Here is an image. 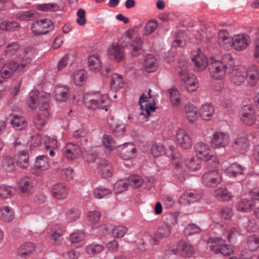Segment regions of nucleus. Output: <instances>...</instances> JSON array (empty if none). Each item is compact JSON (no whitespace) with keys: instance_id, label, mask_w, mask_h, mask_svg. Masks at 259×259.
I'll return each mask as SVG.
<instances>
[{"instance_id":"f257e3e1","label":"nucleus","mask_w":259,"mask_h":259,"mask_svg":"<svg viewBox=\"0 0 259 259\" xmlns=\"http://www.w3.org/2000/svg\"><path fill=\"white\" fill-rule=\"evenodd\" d=\"M50 95L37 90H33L29 95L28 104L31 109H35L37 107L38 113L33 119V123L38 130H41L48 122L49 116L48 111V102Z\"/></svg>"},{"instance_id":"f03ea898","label":"nucleus","mask_w":259,"mask_h":259,"mask_svg":"<svg viewBox=\"0 0 259 259\" xmlns=\"http://www.w3.org/2000/svg\"><path fill=\"white\" fill-rule=\"evenodd\" d=\"M210 76L217 80H221L226 74H230L234 70L235 61L230 53L224 54L221 60H213L208 64Z\"/></svg>"},{"instance_id":"7ed1b4c3","label":"nucleus","mask_w":259,"mask_h":259,"mask_svg":"<svg viewBox=\"0 0 259 259\" xmlns=\"http://www.w3.org/2000/svg\"><path fill=\"white\" fill-rule=\"evenodd\" d=\"M22 61L18 63L15 61H11L6 63L1 68L0 73L2 77L8 79L13 76L14 74L21 71L29 64L34 57V51L30 48H25L21 50Z\"/></svg>"},{"instance_id":"20e7f679","label":"nucleus","mask_w":259,"mask_h":259,"mask_svg":"<svg viewBox=\"0 0 259 259\" xmlns=\"http://www.w3.org/2000/svg\"><path fill=\"white\" fill-rule=\"evenodd\" d=\"M80 95L77 104H81L84 102L86 107L89 109H101L107 111V107L110 105V100L107 94H102L99 92L91 93L83 97L82 93H80Z\"/></svg>"},{"instance_id":"39448f33","label":"nucleus","mask_w":259,"mask_h":259,"mask_svg":"<svg viewBox=\"0 0 259 259\" xmlns=\"http://www.w3.org/2000/svg\"><path fill=\"white\" fill-rule=\"evenodd\" d=\"M73 138L77 144L68 143L65 146L64 152L65 157L71 160L78 158L82 155V152L79 145H83L88 141L85 131L82 129L76 131L73 134Z\"/></svg>"},{"instance_id":"423d86ee","label":"nucleus","mask_w":259,"mask_h":259,"mask_svg":"<svg viewBox=\"0 0 259 259\" xmlns=\"http://www.w3.org/2000/svg\"><path fill=\"white\" fill-rule=\"evenodd\" d=\"M123 41L125 47H129L133 56H136L142 52L143 41L141 37L136 34L133 30L127 31L126 35L123 37Z\"/></svg>"},{"instance_id":"0eeeda50","label":"nucleus","mask_w":259,"mask_h":259,"mask_svg":"<svg viewBox=\"0 0 259 259\" xmlns=\"http://www.w3.org/2000/svg\"><path fill=\"white\" fill-rule=\"evenodd\" d=\"M195 150L198 159L207 161L213 168L218 167L219 161L214 155L210 153L209 145L202 142H198L195 145Z\"/></svg>"},{"instance_id":"6e6552de","label":"nucleus","mask_w":259,"mask_h":259,"mask_svg":"<svg viewBox=\"0 0 259 259\" xmlns=\"http://www.w3.org/2000/svg\"><path fill=\"white\" fill-rule=\"evenodd\" d=\"M209 242L212 243L210 248L216 253L220 252L224 255L229 256L234 251L232 246L224 244V240L220 237L211 238Z\"/></svg>"},{"instance_id":"1a4fd4ad","label":"nucleus","mask_w":259,"mask_h":259,"mask_svg":"<svg viewBox=\"0 0 259 259\" xmlns=\"http://www.w3.org/2000/svg\"><path fill=\"white\" fill-rule=\"evenodd\" d=\"M32 32L36 35H41L49 32L54 29L52 21L49 19H42L35 21L31 26Z\"/></svg>"},{"instance_id":"9d476101","label":"nucleus","mask_w":259,"mask_h":259,"mask_svg":"<svg viewBox=\"0 0 259 259\" xmlns=\"http://www.w3.org/2000/svg\"><path fill=\"white\" fill-rule=\"evenodd\" d=\"M239 116L241 121L247 125H252L255 123L256 114L255 109L251 105L243 106L240 110Z\"/></svg>"},{"instance_id":"9b49d317","label":"nucleus","mask_w":259,"mask_h":259,"mask_svg":"<svg viewBox=\"0 0 259 259\" xmlns=\"http://www.w3.org/2000/svg\"><path fill=\"white\" fill-rule=\"evenodd\" d=\"M79 97L71 94V90L67 85H58L55 89V99L58 102H67L71 100H76L78 102Z\"/></svg>"},{"instance_id":"f8f14e48","label":"nucleus","mask_w":259,"mask_h":259,"mask_svg":"<svg viewBox=\"0 0 259 259\" xmlns=\"http://www.w3.org/2000/svg\"><path fill=\"white\" fill-rule=\"evenodd\" d=\"M171 251L172 253H170V251L169 250L166 251V254H179L184 257H191L194 253L193 247L190 244L184 241L179 242L178 244L177 249H174Z\"/></svg>"},{"instance_id":"ddd939ff","label":"nucleus","mask_w":259,"mask_h":259,"mask_svg":"<svg viewBox=\"0 0 259 259\" xmlns=\"http://www.w3.org/2000/svg\"><path fill=\"white\" fill-rule=\"evenodd\" d=\"M50 166L48 158L45 155L37 156L35 162L30 169V171L33 175L39 176L42 175L44 171L48 169Z\"/></svg>"},{"instance_id":"4468645a","label":"nucleus","mask_w":259,"mask_h":259,"mask_svg":"<svg viewBox=\"0 0 259 259\" xmlns=\"http://www.w3.org/2000/svg\"><path fill=\"white\" fill-rule=\"evenodd\" d=\"M203 184L209 187H213L219 184L222 181L221 174L215 170L209 171L202 176Z\"/></svg>"},{"instance_id":"2eb2a0df","label":"nucleus","mask_w":259,"mask_h":259,"mask_svg":"<svg viewBox=\"0 0 259 259\" xmlns=\"http://www.w3.org/2000/svg\"><path fill=\"white\" fill-rule=\"evenodd\" d=\"M230 141V135L228 132H217L212 136L211 146L214 148H224Z\"/></svg>"},{"instance_id":"dca6fc26","label":"nucleus","mask_w":259,"mask_h":259,"mask_svg":"<svg viewBox=\"0 0 259 259\" xmlns=\"http://www.w3.org/2000/svg\"><path fill=\"white\" fill-rule=\"evenodd\" d=\"M250 37L244 34L235 35L232 40V46L236 51H242L249 45Z\"/></svg>"},{"instance_id":"f3484780","label":"nucleus","mask_w":259,"mask_h":259,"mask_svg":"<svg viewBox=\"0 0 259 259\" xmlns=\"http://www.w3.org/2000/svg\"><path fill=\"white\" fill-rule=\"evenodd\" d=\"M176 139L178 143L184 149H189L192 146L191 138L183 129L177 131Z\"/></svg>"},{"instance_id":"a211bd4d","label":"nucleus","mask_w":259,"mask_h":259,"mask_svg":"<svg viewBox=\"0 0 259 259\" xmlns=\"http://www.w3.org/2000/svg\"><path fill=\"white\" fill-rule=\"evenodd\" d=\"M120 145V147H122L120 151V155L122 159L129 160L136 156L137 149L135 145L130 143H125Z\"/></svg>"},{"instance_id":"6ab92c4d","label":"nucleus","mask_w":259,"mask_h":259,"mask_svg":"<svg viewBox=\"0 0 259 259\" xmlns=\"http://www.w3.org/2000/svg\"><path fill=\"white\" fill-rule=\"evenodd\" d=\"M175 73L179 76L182 81L186 82L187 78H189L188 71V63L184 59L178 61L175 67Z\"/></svg>"},{"instance_id":"aec40b11","label":"nucleus","mask_w":259,"mask_h":259,"mask_svg":"<svg viewBox=\"0 0 259 259\" xmlns=\"http://www.w3.org/2000/svg\"><path fill=\"white\" fill-rule=\"evenodd\" d=\"M245 73L246 78L251 86H254L259 80V70L258 67L252 64L248 66Z\"/></svg>"},{"instance_id":"412c9836","label":"nucleus","mask_w":259,"mask_h":259,"mask_svg":"<svg viewBox=\"0 0 259 259\" xmlns=\"http://www.w3.org/2000/svg\"><path fill=\"white\" fill-rule=\"evenodd\" d=\"M249 142L245 137L236 139L233 144L232 148L237 153H245L249 149Z\"/></svg>"},{"instance_id":"4be33fe9","label":"nucleus","mask_w":259,"mask_h":259,"mask_svg":"<svg viewBox=\"0 0 259 259\" xmlns=\"http://www.w3.org/2000/svg\"><path fill=\"white\" fill-rule=\"evenodd\" d=\"M214 106L210 103L203 104L199 109V115L202 120L209 121L214 115Z\"/></svg>"},{"instance_id":"5701e85b","label":"nucleus","mask_w":259,"mask_h":259,"mask_svg":"<svg viewBox=\"0 0 259 259\" xmlns=\"http://www.w3.org/2000/svg\"><path fill=\"white\" fill-rule=\"evenodd\" d=\"M52 194L53 197L57 199H64L68 194V189L63 184H56L52 187Z\"/></svg>"},{"instance_id":"b1692460","label":"nucleus","mask_w":259,"mask_h":259,"mask_svg":"<svg viewBox=\"0 0 259 259\" xmlns=\"http://www.w3.org/2000/svg\"><path fill=\"white\" fill-rule=\"evenodd\" d=\"M232 40L231 36L228 31L221 30L218 35V42L219 46L225 49H229L232 47Z\"/></svg>"},{"instance_id":"393cba45","label":"nucleus","mask_w":259,"mask_h":259,"mask_svg":"<svg viewBox=\"0 0 259 259\" xmlns=\"http://www.w3.org/2000/svg\"><path fill=\"white\" fill-rule=\"evenodd\" d=\"M245 168L241 165L234 162L230 164L225 170V172L229 177L235 178L243 174Z\"/></svg>"},{"instance_id":"a878e982","label":"nucleus","mask_w":259,"mask_h":259,"mask_svg":"<svg viewBox=\"0 0 259 259\" xmlns=\"http://www.w3.org/2000/svg\"><path fill=\"white\" fill-rule=\"evenodd\" d=\"M29 154L26 151H22L15 156L16 164L22 169L27 168L29 165Z\"/></svg>"},{"instance_id":"bb28decb","label":"nucleus","mask_w":259,"mask_h":259,"mask_svg":"<svg viewBox=\"0 0 259 259\" xmlns=\"http://www.w3.org/2000/svg\"><path fill=\"white\" fill-rule=\"evenodd\" d=\"M238 225L241 231H254L256 228V225L254 220H250L247 217L240 219L238 221Z\"/></svg>"},{"instance_id":"cd10ccee","label":"nucleus","mask_w":259,"mask_h":259,"mask_svg":"<svg viewBox=\"0 0 259 259\" xmlns=\"http://www.w3.org/2000/svg\"><path fill=\"white\" fill-rule=\"evenodd\" d=\"M18 185L21 191L23 193H31L33 190L34 182L32 178L25 177L21 179Z\"/></svg>"},{"instance_id":"c85d7f7f","label":"nucleus","mask_w":259,"mask_h":259,"mask_svg":"<svg viewBox=\"0 0 259 259\" xmlns=\"http://www.w3.org/2000/svg\"><path fill=\"white\" fill-rule=\"evenodd\" d=\"M200 198V195L195 191L186 192L181 196L179 201L180 203L186 205L195 202Z\"/></svg>"},{"instance_id":"c756f323","label":"nucleus","mask_w":259,"mask_h":259,"mask_svg":"<svg viewBox=\"0 0 259 259\" xmlns=\"http://www.w3.org/2000/svg\"><path fill=\"white\" fill-rule=\"evenodd\" d=\"M185 111L186 117L190 122H194L198 119V110L194 105L191 103L186 104L185 107Z\"/></svg>"},{"instance_id":"7c9ffc66","label":"nucleus","mask_w":259,"mask_h":259,"mask_svg":"<svg viewBox=\"0 0 259 259\" xmlns=\"http://www.w3.org/2000/svg\"><path fill=\"white\" fill-rule=\"evenodd\" d=\"M108 52L109 55L113 56L117 61H121L124 58L122 49L116 42L110 46Z\"/></svg>"},{"instance_id":"2f4dec72","label":"nucleus","mask_w":259,"mask_h":259,"mask_svg":"<svg viewBox=\"0 0 259 259\" xmlns=\"http://www.w3.org/2000/svg\"><path fill=\"white\" fill-rule=\"evenodd\" d=\"M192 61L195 65V69L198 71L205 69L208 64L207 58L202 55L194 56L192 59Z\"/></svg>"},{"instance_id":"473e14b6","label":"nucleus","mask_w":259,"mask_h":259,"mask_svg":"<svg viewBox=\"0 0 259 259\" xmlns=\"http://www.w3.org/2000/svg\"><path fill=\"white\" fill-rule=\"evenodd\" d=\"M1 170L4 172H12L15 169V162L11 156H6L3 158L1 163Z\"/></svg>"},{"instance_id":"72a5a7b5","label":"nucleus","mask_w":259,"mask_h":259,"mask_svg":"<svg viewBox=\"0 0 259 259\" xmlns=\"http://www.w3.org/2000/svg\"><path fill=\"white\" fill-rule=\"evenodd\" d=\"M255 205L253 200L243 199L237 202L236 207L237 210L241 212H248Z\"/></svg>"},{"instance_id":"f704fd0d","label":"nucleus","mask_w":259,"mask_h":259,"mask_svg":"<svg viewBox=\"0 0 259 259\" xmlns=\"http://www.w3.org/2000/svg\"><path fill=\"white\" fill-rule=\"evenodd\" d=\"M100 174L103 177H111L112 175L113 169L110 163L106 160H102L98 166Z\"/></svg>"},{"instance_id":"c9c22d12","label":"nucleus","mask_w":259,"mask_h":259,"mask_svg":"<svg viewBox=\"0 0 259 259\" xmlns=\"http://www.w3.org/2000/svg\"><path fill=\"white\" fill-rule=\"evenodd\" d=\"M146 182H150L151 181L149 179H146L144 180L139 176L135 175L130 176L127 179L128 185H130L132 188L135 189L141 187Z\"/></svg>"},{"instance_id":"e433bc0d","label":"nucleus","mask_w":259,"mask_h":259,"mask_svg":"<svg viewBox=\"0 0 259 259\" xmlns=\"http://www.w3.org/2000/svg\"><path fill=\"white\" fill-rule=\"evenodd\" d=\"M88 66L91 71L97 72L101 68V63L98 55H93L88 58Z\"/></svg>"},{"instance_id":"4c0bfd02","label":"nucleus","mask_w":259,"mask_h":259,"mask_svg":"<svg viewBox=\"0 0 259 259\" xmlns=\"http://www.w3.org/2000/svg\"><path fill=\"white\" fill-rule=\"evenodd\" d=\"M14 218V214L11 207L5 206L0 208V220L5 222H10Z\"/></svg>"},{"instance_id":"58836bf2","label":"nucleus","mask_w":259,"mask_h":259,"mask_svg":"<svg viewBox=\"0 0 259 259\" xmlns=\"http://www.w3.org/2000/svg\"><path fill=\"white\" fill-rule=\"evenodd\" d=\"M144 67L148 72H152L157 70L156 59L153 55H148L144 60Z\"/></svg>"},{"instance_id":"ea45409f","label":"nucleus","mask_w":259,"mask_h":259,"mask_svg":"<svg viewBox=\"0 0 259 259\" xmlns=\"http://www.w3.org/2000/svg\"><path fill=\"white\" fill-rule=\"evenodd\" d=\"M214 195L217 199L221 201H229L232 198V195L228 190L225 188H219L215 190Z\"/></svg>"},{"instance_id":"a19ab883","label":"nucleus","mask_w":259,"mask_h":259,"mask_svg":"<svg viewBox=\"0 0 259 259\" xmlns=\"http://www.w3.org/2000/svg\"><path fill=\"white\" fill-rule=\"evenodd\" d=\"M102 143L107 149L112 151L117 147H120V145L117 144L112 137L109 135H104L102 138Z\"/></svg>"},{"instance_id":"79ce46f5","label":"nucleus","mask_w":259,"mask_h":259,"mask_svg":"<svg viewBox=\"0 0 259 259\" xmlns=\"http://www.w3.org/2000/svg\"><path fill=\"white\" fill-rule=\"evenodd\" d=\"M123 85V79L120 74L114 73L112 75L111 88L114 91H117L122 88Z\"/></svg>"},{"instance_id":"37998d69","label":"nucleus","mask_w":259,"mask_h":259,"mask_svg":"<svg viewBox=\"0 0 259 259\" xmlns=\"http://www.w3.org/2000/svg\"><path fill=\"white\" fill-rule=\"evenodd\" d=\"M12 126L17 130H22L27 125L25 119L22 116H15L11 121Z\"/></svg>"},{"instance_id":"c03bdc74","label":"nucleus","mask_w":259,"mask_h":259,"mask_svg":"<svg viewBox=\"0 0 259 259\" xmlns=\"http://www.w3.org/2000/svg\"><path fill=\"white\" fill-rule=\"evenodd\" d=\"M85 71L82 69H76L73 72V78L75 84L80 85L85 80L86 77Z\"/></svg>"},{"instance_id":"a18cd8bd","label":"nucleus","mask_w":259,"mask_h":259,"mask_svg":"<svg viewBox=\"0 0 259 259\" xmlns=\"http://www.w3.org/2000/svg\"><path fill=\"white\" fill-rule=\"evenodd\" d=\"M186 166L192 171L198 170L201 166V161L199 159H195L194 157H190L185 159Z\"/></svg>"},{"instance_id":"49530a36","label":"nucleus","mask_w":259,"mask_h":259,"mask_svg":"<svg viewBox=\"0 0 259 259\" xmlns=\"http://www.w3.org/2000/svg\"><path fill=\"white\" fill-rule=\"evenodd\" d=\"M36 13L35 10L21 11L16 14V17L20 20L28 21L33 18Z\"/></svg>"},{"instance_id":"de8ad7c7","label":"nucleus","mask_w":259,"mask_h":259,"mask_svg":"<svg viewBox=\"0 0 259 259\" xmlns=\"http://www.w3.org/2000/svg\"><path fill=\"white\" fill-rule=\"evenodd\" d=\"M111 193L110 189L105 186H100L94 189V194L98 199H102Z\"/></svg>"},{"instance_id":"09e8293b","label":"nucleus","mask_w":259,"mask_h":259,"mask_svg":"<svg viewBox=\"0 0 259 259\" xmlns=\"http://www.w3.org/2000/svg\"><path fill=\"white\" fill-rule=\"evenodd\" d=\"M15 193V189L10 186L3 185L0 186V197L7 199L11 197Z\"/></svg>"},{"instance_id":"8fccbe9b","label":"nucleus","mask_w":259,"mask_h":259,"mask_svg":"<svg viewBox=\"0 0 259 259\" xmlns=\"http://www.w3.org/2000/svg\"><path fill=\"white\" fill-rule=\"evenodd\" d=\"M34 250V248L33 244L31 243H27L19 248L18 252L20 256L25 257Z\"/></svg>"},{"instance_id":"3c124183","label":"nucleus","mask_w":259,"mask_h":259,"mask_svg":"<svg viewBox=\"0 0 259 259\" xmlns=\"http://www.w3.org/2000/svg\"><path fill=\"white\" fill-rule=\"evenodd\" d=\"M170 102L173 106H177L181 103L180 96L178 90L172 88L168 90Z\"/></svg>"},{"instance_id":"603ef678","label":"nucleus","mask_w":259,"mask_h":259,"mask_svg":"<svg viewBox=\"0 0 259 259\" xmlns=\"http://www.w3.org/2000/svg\"><path fill=\"white\" fill-rule=\"evenodd\" d=\"M247 245L251 251H255L259 247V237L254 234L249 236Z\"/></svg>"},{"instance_id":"864d4df0","label":"nucleus","mask_w":259,"mask_h":259,"mask_svg":"<svg viewBox=\"0 0 259 259\" xmlns=\"http://www.w3.org/2000/svg\"><path fill=\"white\" fill-rule=\"evenodd\" d=\"M245 78V72L237 70L235 74L232 77L231 81L235 85H239L244 81Z\"/></svg>"},{"instance_id":"5fc2aeb1","label":"nucleus","mask_w":259,"mask_h":259,"mask_svg":"<svg viewBox=\"0 0 259 259\" xmlns=\"http://www.w3.org/2000/svg\"><path fill=\"white\" fill-rule=\"evenodd\" d=\"M157 21L151 20L148 21L143 29V34L148 35L153 33L157 28Z\"/></svg>"},{"instance_id":"6e6d98bb","label":"nucleus","mask_w":259,"mask_h":259,"mask_svg":"<svg viewBox=\"0 0 259 259\" xmlns=\"http://www.w3.org/2000/svg\"><path fill=\"white\" fill-rule=\"evenodd\" d=\"M140 109L141 112L139 113L140 115H143L144 118L149 116L151 111H153L155 109V104L151 103H147L145 106L140 105Z\"/></svg>"},{"instance_id":"4d7b16f0","label":"nucleus","mask_w":259,"mask_h":259,"mask_svg":"<svg viewBox=\"0 0 259 259\" xmlns=\"http://www.w3.org/2000/svg\"><path fill=\"white\" fill-rule=\"evenodd\" d=\"M19 27V24L14 21H4L0 23V28L4 30L15 31Z\"/></svg>"},{"instance_id":"13d9d810","label":"nucleus","mask_w":259,"mask_h":259,"mask_svg":"<svg viewBox=\"0 0 259 259\" xmlns=\"http://www.w3.org/2000/svg\"><path fill=\"white\" fill-rule=\"evenodd\" d=\"M20 48V45L18 42H14L9 44L6 48L5 54L8 57H12L14 55Z\"/></svg>"},{"instance_id":"bf43d9fd","label":"nucleus","mask_w":259,"mask_h":259,"mask_svg":"<svg viewBox=\"0 0 259 259\" xmlns=\"http://www.w3.org/2000/svg\"><path fill=\"white\" fill-rule=\"evenodd\" d=\"M156 233L160 239L167 237L171 233L170 226L168 224H163L159 228Z\"/></svg>"},{"instance_id":"052dcab7","label":"nucleus","mask_w":259,"mask_h":259,"mask_svg":"<svg viewBox=\"0 0 259 259\" xmlns=\"http://www.w3.org/2000/svg\"><path fill=\"white\" fill-rule=\"evenodd\" d=\"M43 141L47 150L57 149V141L55 138L46 135L43 137Z\"/></svg>"},{"instance_id":"680f3d73","label":"nucleus","mask_w":259,"mask_h":259,"mask_svg":"<svg viewBox=\"0 0 259 259\" xmlns=\"http://www.w3.org/2000/svg\"><path fill=\"white\" fill-rule=\"evenodd\" d=\"M201 230L195 224H190L186 226L184 233L186 236H189L200 233Z\"/></svg>"},{"instance_id":"e2e57ef3","label":"nucleus","mask_w":259,"mask_h":259,"mask_svg":"<svg viewBox=\"0 0 259 259\" xmlns=\"http://www.w3.org/2000/svg\"><path fill=\"white\" fill-rule=\"evenodd\" d=\"M128 184L125 180H119L114 184L113 191L115 194L120 193L124 191L127 188Z\"/></svg>"},{"instance_id":"0e129e2a","label":"nucleus","mask_w":259,"mask_h":259,"mask_svg":"<svg viewBox=\"0 0 259 259\" xmlns=\"http://www.w3.org/2000/svg\"><path fill=\"white\" fill-rule=\"evenodd\" d=\"M104 249L103 245L98 244H89L86 247V251L89 254L99 253Z\"/></svg>"},{"instance_id":"69168bd1","label":"nucleus","mask_w":259,"mask_h":259,"mask_svg":"<svg viewBox=\"0 0 259 259\" xmlns=\"http://www.w3.org/2000/svg\"><path fill=\"white\" fill-rule=\"evenodd\" d=\"M151 152L154 157L162 156L165 154L164 146L162 144H154L152 145Z\"/></svg>"},{"instance_id":"338daca9","label":"nucleus","mask_w":259,"mask_h":259,"mask_svg":"<svg viewBox=\"0 0 259 259\" xmlns=\"http://www.w3.org/2000/svg\"><path fill=\"white\" fill-rule=\"evenodd\" d=\"M37 8L42 11H56L59 9L56 3H48L38 5Z\"/></svg>"},{"instance_id":"774afa93","label":"nucleus","mask_w":259,"mask_h":259,"mask_svg":"<svg viewBox=\"0 0 259 259\" xmlns=\"http://www.w3.org/2000/svg\"><path fill=\"white\" fill-rule=\"evenodd\" d=\"M88 220L92 225L97 224L100 220L101 213L97 210L89 211L88 212Z\"/></svg>"}]
</instances>
